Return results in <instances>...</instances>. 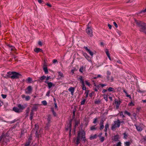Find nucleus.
<instances>
[{
  "label": "nucleus",
  "mask_w": 146,
  "mask_h": 146,
  "mask_svg": "<svg viewBox=\"0 0 146 146\" xmlns=\"http://www.w3.org/2000/svg\"><path fill=\"white\" fill-rule=\"evenodd\" d=\"M82 139L84 141H85L86 140L85 133L84 131H79L76 139V143L77 145L80 143V139Z\"/></svg>",
  "instance_id": "obj_1"
},
{
  "label": "nucleus",
  "mask_w": 146,
  "mask_h": 146,
  "mask_svg": "<svg viewBox=\"0 0 146 146\" xmlns=\"http://www.w3.org/2000/svg\"><path fill=\"white\" fill-rule=\"evenodd\" d=\"M135 21L137 25L140 28L141 31L145 33L146 34V31H145L146 28V24L142 21L136 19L135 20Z\"/></svg>",
  "instance_id": "obj_2"
},
{
  "label": "nucleus",
  "mask_w": 146,
  "mask_h": 146,
  "mask_svg": "<svg viewBox=\"0 0 146 146\" xmlns=\"http://www.w3.org/2000/svg\"><path fill=\"white\" fill-rule=\"evenodd\" d=\"M120 124V121L119 119H118L117 121L114 122V123L111 124V129L112 130L115 131V128L119 127Z\"/></svg>",
  "instance_id": "obj_3"
},
{
  "label": "nucleus",
  "mask_w": 146,
  "mask_h": 146,
  "mask_svg": "<svg viewBox=\"0 0 146 146\" xmlns=\"http://www.w3.org/2000/svg\"><path fill=\"white\" fill-rule=\"evenodd\" d=\"M12 75L11 76V78L12 79L18 78L21 76V74L16 72H12Z\"/></svg>",
  "instance_id": "obj_4"
},
{
  "label": "nucleus",
  "mask_w": 146,
  "mask_h": 146,
  "mask_svg": "<svg viewBox=\"0 0 146 146\" xmlns=\"http://www.w3.org/2000/svg\"><path fill=\"white\" fill-rule=\"evenodd\" d=\"M86 31L87 34L90 36H93V32L92 29L89 27V24L87 25V27L86 29Z\"/></svg>",
  "instance_id": "obj_5"
},
{
  "label": "nucleus",
  "mask_w": 146,
  "mask_h": 146,
  "mask_svg": "<svg viewBox=\"0 0 146 146\" xmlns=\"http://www.w3.org/2000/svg\"><path fill=\"white\" fill-rule=\"evenodd\" d=\"M32 88L31 86H29L25 90V93L27 94H30L31 93Z\"/></svg>",
  "instance_id": "obj_6"
},
{
  "label": "nucleus",
  "mask_w": 146,
  "mask_h": 146,
  "mask_svg": "<svg viewBox=\"0 0 146 146\" xmlns=\"http://www.w3.org/2000/svg\"><path fill=\"white\" fill-rule=\"evenodd\" d=\"M111 74L110 72L109 71H108L107 73V78L108 80L110 81L111 82H112L113 81V78L111 76V78L110 77V76Z\"/></svg>",
  "instance_id": "obj_7"
},
{
  "label": "nucleus",
  "mask_w": 146,
  "mask_h": 146,
  "mask_svg": "<svg viewBox=\"0 0 146 146\" xmlns=\"http://www.w3.org/2000/svg\"><path fill=\"white\" fill-rule=\"evenodd\" d=\"M12 72H7V74H6L5 75V74H3V76H4L5 78H11V75H12Z\"/></svg>",
  "instance_id": "obj_8"
},
{
  "label": "nucleus",
  "mask_w": 146,
  "mask_h": 146,
  "mask_svg": "<svg viewBox=\"0 0 146 146\" xmlns=\"http://www.w3.org/2000/svg\"><path fill=\"white\" fill-rule=\"evenodd\" d=\"M6 45H7V46L11 50V51H15V50H16L14 46H13L10 45V44H7Z\"/></svg>",
  "instance_id": "obj_9"
},
{
  "label": "nucleus",
  "mask_w": 146,
  "mask_h": 146,
  "mask_svg": "<svg viewBox=\"0 0 146 146\" xmlns=\"http://www.w3.org/2000/svg\"><path fill=\"white\" fill-rule=\"evenodd\" d=\"M114 102L115 104H116V108L117 109L120 104L121 102L120 101H118L117 99H115L114 100Z\"/></svg>",
  "instance_id": "obj_10"
},
{
  "label": "nucleus",
  "mask_w": 146,
  "mask_h": 146,
  "mask_svg": "<svg viewBox=\"0 0 146 146\" xmlns=\"http://www.w3.org/2000/svg\"><path fill=\"white\" fill-rule=\"evenodd\" d=\"M21 97L22 98H25V100L26 101H29L31 98L29 96H25V95H22L21 96Z\"/></svg>",
  "instance_id": "obj_11"
},
{
  "label": "nucleus",
  "mask_w": 146,
  "mask_h": 146,
  "mask_svg": "<svg viewBox=\"0 0 146 146\" xmlns=\"http://www.w3.org/2000/svg\"><path fill=\"white\" fill-rule=\"evenodd\" d=\"M45 82L48 84V88L49 89H50L52 86H54V85L51 82H48L47 81H45Z\"/></svg>",
  "instance_id": "obj_12"
},
{
  "label": "nucleus",
  "mask_w": 146,
  "mask_h": 146,
  "mask_svg": "<svg viewBox=\"0 0 146 146\" xmlns=\"http://www.w3.org/2000/svg\"><path fill=\"white\" fill-rule=\"evenodd\" d=\"M104 124V121L103 120H102L100 121V130L102 129L104 127V126L103 125Z\"/></svg>",
  "instance_id": "obj_13"
},
{
  "label": "nucleus",
  "mask_w": 146,
  "mask_h": 146,
  "mask_svg": "<svg viewBox=\"0 0 146 146\" xmlns=\"http://www.w3.org/2000/svg\"><path fill=\"white\" fill-rule=\"evenodd\" d=\"M78 80L80 81L82 84H84V80L82 76H80L78 78Z\"/></svg>",
  "instance_id": "obj_14"
},
{
  "label": "nucleus",
  "mask_w": 146,
  "mask_h": 146,
  "mask_svg": "<svg viewBox=\"0 0 146 146\" xmlns=\"http://www.w3.org/2000/svg\"><path fill=\"white\" fill-rule=\"evenodd\" d=\"M75 89L72 87H70L68 89V90L71 92L72 95H73V93L74 92Z\"/></svg>",
  "instance_id": "obj_15"
},
{
  "label": "nucleus",
  "mask_w": 146,
  "mask_h": 146,
  "mask_svg": "<svg viewBox=\"0 0 146 146\" xmlns=\"http://www.w3.org/2000/svg\"><path fill=\"white\" fill-rule=\"evenodd\" d=\"M136 128L138 131H141L143 130L142 128L140 125H135Z\"/></svg>",
  "instance_id": "obj_16"
},
{
  "label": "nucleus",
  "mask_w": 146,
  "mask_h": 146,
  "mask_svg": "<svg viewBox=\"0 0 146 146\" xmlns=\"http://www.w3.org/2000/svg\"><path fill=\"white\" fill-rule=\"evenodd\" d=\"M85 49L88 52L90 55L91 56H92L93 55V53L87 47H84Z\"/></svg>",
  "instance_id": "obj_17"
},
{
  "label": "nucleus",
  "mask_w": 146,
  "mask_h": 146,
  "mask_svg": "<svg viewBox=\"0 0 146 146\" xmlns=\"http://www.w3.org/2000/svg\"><path fill=\"white\" fill-rule=\"evenodd\" d=\"M38 105H34L32 108L31 111H36L38 108Z\"/></svg>",
  "instance_id": "obj_18"
},
{
  "label": "nucleus",
  "mask_w": 146,
  "mask_h": 146,
  "mask_svg": "<svg viewBox=\"0 0 146 146\" xmlns=\"http://www.w3.org/2000/svg\"><path fill=\"white\" fill-rule=\"evenodd\" d=\"M105 52H106V53L108 57L109 58V59L110 60H111V57L110 56V53H109L108 50V49H106L105 50Z\"/></svg>",
  "instance_id": "obj_19"
},
{
  "label": "nucleus",
  "mask_w": 146,
  "mask_h": 146,
  "mask_svg": "<svg viewBox=\"0 0 146 146\" xmlns=\"http://www.w3.org/2000/svg\"><path fill=\"white\" fill-rule=\"evenodd\" d=\"M13 110L17 113H19L21 111L19 108L16 107H14L13 108Z\"/></svg>",
  "instance_id": "obj_20"
},
{
  "label": "nucleus",
  "mask_w": 146,
  "mask_h": 146,
  "mask_svg": "<svg viewBox=\"0 0 146 146\" xmlns=\"http://www.w3.org/2000/svg\"><path fill=\"white\" fill-rule=\"evenodd\" d=\"M97 127H96V125H93L91 126L90 128V129L91 131H94L96 130Z\"/></svg>",
  "instance_id": "obj_21"
},
{
  "label": "nucleus",
  "mask_w": 146,
  "mask_h": 146,
  "mask_svg": "<svg viewBox=\"0 0 146 146\" xmlns=\"http://www.w3.org/2000/svg\"><path fill=\"white\" fill-rule=\"evenodd\" d=\"M58 76H60V78H63L64 77V75L63 74V73L61 72H58Z\"/></svg>",
  "instance_id": "obj_22"
},
{
  "label": "nucleus",
  "mask_w": 146,
  "mask_h": 146,
  "mask_svg": "<svg viewBox=\"0 0 146 146\" xmlns=\"http://www.w3.org/2000/svg\"><path fill=\"white\" fill-rule=\"evenodd\" d=\"M34 51L35 52H36L37 53H38V52H39L42 51V50L41 49L39 48H35L34 49Z\"/></svg>",
  "instance_id": "obj_23"
},
{
  "label": "nucleus",
  "mask_w": 146,
  "mask_h": 146,
  "mask_svg": "<svg viewBox=\"0 0 146 146\" xmlns=\"http://www.w3.org/2000/svg\"><path fill=\"white\" fill-rule=\"evenodd\" d=\"M17 106L19 108V109L20 110H23L25 108L23 106L21 105L20 104H18Z\"/></svg>",
  "instance_id": "obj_24"
},
{
  "label": "nucleus",
  "mask_w": 146,
  "mask_h": 146,
  "mask_svg": "<svg viewBox=\"0 0 146 146\" xmlns=\"http://www.w3.org/2000/svg\"><path fill=\"white\" fill-rule=\"evenodd\" d=\"M85 67H84L83 66H82L79 69V71L81 73H82L83 71H85Z\"/></svg>",
  "instance_id": "obj_25"
},
{
  "label": "nucleus",
  "mask_w": 146,
  "mask_h": 146,
  "mask_svg": "<svg viewBox=\"0 0 146 146\" xmlns=\"http://www.w3.org/2000/svg\"><path fill=\"white\" fill-rule=\"evenodd\" d=\"M108 90L109 92H115V89L114 88H112V87H109L108 89Z\"/></svg>",
  "instance_id": "obj_26"
},
{
  "label": "nucleus",
  "mask_w": 146,
  "mask_h": 146,
  "mask_svg": "<svg viewBox=\"0 0 146 146\" xmlns=\"http://www.w3.org/2000/svg\"><path fill=\"white\" fill-rule=\"evenodd\" d=\"M33 112L32 111H31V112L30 114V120H32L33 119Z\"/></svg>",
  "instance_id": "obj_27"
},
{
  "label": "nucleus",
  "mask_w": 146,
  "mask_h": 146,
  "mask_svg": "<svg viewBox=\"0 0 146 146\" xmlns=\"http://www.w3.org/2000/svg\"><path fill=\"white\" fill-rule=\"evenodd\" d=\"M97 136V135L96 134H95L94 135H91L90 137V139H95L96 138Z\"/></svg>",
  "instance_id": "obj_28"
},
{
  "label": "nucleus",
  "mask_w": 146,
  "mask_h": 146,
  "mask_svg": "<svg viewBox=\"0 0 146 146\" xmlns=\"http://www.w3.org/2000/svg\"><path fill=\"white\" fill-rule=\"evenodd\" d=\"M43 69L44 71V72L45 74H48V70L47 69V67H43Z\"/></svg>",
  "instance_id": "obj_29"
},
{
  "label": "nucleus",
  "mask_w": 146,
  "mask_h": 146,
  "mask_svg": "<svg viewBox=\"0 0 146 146\" xmlns=\"http://www.w3.org/2000/svg\"><path fill=\"white\" fill-rule=\"evenodd\" d=\"M109 126V124L108 123H106L105 126V132H106L107 130V129L108 128Z\"/></svg>",
  "instance_id": "obj_30"
},
{
  "label": "nucleus",
  "mask_w": 146,
  "mask_h": 146,
  "mask_svg": "<svg viewBox=\"0 0 146 146\" xmlns=\"http://www.w3.org/2000/svg\"><path fill=\"white\" fill-rule=\"evenodd\" d=\"M32 139L31 137H29L27 141V142L26 143H28L29 144H30L31 142V140H32Z\"/></svg>",
  "instance_id": "obj_31"
},
{
  "label": "nucleus",
  "mask_w": 146,
  "mask_h": 146,
  "mask_svg": "<svg viewBox=\"0 0 146 146\" xmlns=\"http://www.w3.org/2000/svg\"><path fill=\"white\" fill-rule=\"evenodd\" d=\"M46 78V77L45 76H41L39 80V81H40V80H43L44 79Z\"/></svg>",
  "instance_id": "obj_32"
},
{
  "label": "nucleus",
  "mask_w": 146,
  "mask_h": 146,
  "mask_svg": "<svg viewBox=\"0 0 146 146\" xmlns=\"http://www.w3.org/2000/svg\"><path fill=\"white\" fill-rule=\"evenodd\" d=\"M125 145V146H129L130 143L129 141H127L124 143Z\"/></svg>",
  "instance_id": "obj_33"
},
{
  "label": "nucleus",
  "mask_w": 146,
  "mask_h": 146,
  "mask_svg": "<svg viewBox=\"0 0 146 146\" xmlns=\"http://www.w3.org/2000/svg\"><path fill=\"white\" fill-rule=\"evenodd\" d=\"M95 86L96 87V88L94 89V90L95 91H98V89H99V85H96V84L95 85Z\"/></svg>",
  "instance_id": "obj_34"
},
{
  "label": "nucleus",
  "mask_w": 146,
  "mask_h": 146,
  "mask_svg": "<svg viewBox=\"0 0 146 146\" xmlns=\"http://www.w3.org/2000/svg\"><path fill=\"white\" fill-rule=\"evenodd\" d=\"M124 113L125 114H126L129 115V116H130L131 115V114L130 113L128 112L127 111H124Z\"/></svg>",
  "instance_id": "obj_35"
},
{
  "label": "nucleus",
  "mask_w": 146,
  "mask_h": 146,
  "mask_svg": "<svg viewBox=\"0 0 146 146\" xmlns=\"http://www.w3.org/2000/svg\"><path fill=\"white\" fill-rule=\"evenodd\" d=\"M101 103L100 100H98L95 102V103L96 104H99Z\"/></svg>",
  "instance_id": "obj_36"
},
{
  "label": "nucleus",
  "mask_w": 146,
  "mask_h": 146,
  "mask_svg": "<svg viewBox=\"0 0 146 146\" xmlns=\"http://www.w3.org/2000/svg\"><path fill=\"white\" fill-rule=\"evenodd\" d=\"M82 84V89L83 90H86V86L84 85V83Z\"/></svg>",
  "instance_id": "obj_37"
},
{
  "label": "nucleus",
  "mask_w": 146,
  "mask_h": 146,
  "mask_svg": "<svg viewBox=\"0 0 146 146\" xmlns=\"http://www.w3.org/2000/svg\"><path fill=\"white\" fill-rule=\"evenodd\" d=\"M146 12V8L143 10L141 11L139 13V14H141L142 13H145Z\"/></svg>",
  "instance_id": "obj_38"
},
{
  "label": "nucleus",
  "mask_w": 146,
  "mask_h": 146,
  "mask_svg": "<svg viewBox=\"0 0 146 146\" xmlns=\"http://www.w3.org/2000/svg\"><path fill=\"white\" fill-rule=\"evenodd\" d=\"M27 81L29 83H31L32 82V79L30 77H29L28 78Z\"/></svg>",
  "instance_id": "obj_39"
},
{
  "label": "nucleus",
  "mask_w": 146,
  "mask_h": 146,
  "mask_svg": "<svg viewBox=\"0 0 146 146\" xmlns=\"http://www.w3.org/2000/svg\"><path fill=\"white\" fill-rule=\"evenodd\" d=\"M113 140L115 141H117V140H118L117 136L116 135L115 136L113 137Z\"/></svg>",
  "instance_id": "obj_40"
},
{
  "label": "nucleus",
  "mask_w": 146,
  "mask_h": 146,
  "mask_svg": "<svg viewBox=\"0 0 146 146\" xmlns=\"http://www.w3.org/2000/svg\"><path fill=\"white\" fill-rule=\"evenodd\" d=\"M124 135V138L126 139L127 137V135L126 132L124 133H123Z\"/></svg>",
  "instance_id": "obj_41"
},
{
  "label": "nucleus",
  "mask_w": 146,
  "mask_h": 146,
  "mask_svg": "<svg viewBox=\"0 0 146 146\" xmlns=\"http://www.w3.org/2000/svg\"><path fill=\"white\" fill-rule=\"evenodd\" d=\"M42 104L44 105H46L47 104V103L46 101L45 100L42 101Z\"/></svg>",
  "instance_id": "obj_42"
},
{
  "label": "nucleus",
  "mask_w": 146,
  "mask_h": 146,
  "mask_svg": "<svg viewBox=\"0 0 146 146\" xmlns=\"http://www.w3.org/2000/svg\"><path fill=\"white\" fill-rule=\"evenodd\" d=\"M105 139V138L104 137H102L100 139V140L101 142H103Z\"/></svg>",
  "instance_id": "obj_43"
},
{
  "label": "nucleus",
  "mask_w": 146,
  "mask_h": 146,
  "mask_svg": "<svg viewBox=\"0 0 146 146\" xmlns=\"http://www.w3.org/2000/svg\"><path fill=\"white\" fill-rule=\"evenodd\" d=\"M85 82L87 85L89 86H91V84L88 82V81H85Z\"/></svg>",
  "instance_id": "obj_44"
},
{
  "label": "nucleus",
  "mask_w": 146,
  "mask_h": 146,
  "mask_svg": "<svg viewBox=\"0 0 146 146\" xmlns=\"http://www.w3.org/2000/svg\"><path fill=\"white\" fill-rule=\"evenodd\" d=\"M120 115L121 116H122L123 118H124L125 117V116L123 115V113L122 111L121 112L119 113Z\"/></svg>",
  "instance_id": "obj_45"
},
{
  "label": "nucleus",
  "mask_w": 146,
  "mask_h": 146,
  "mask_svg": "<svg viewBox=\"0 0 146 146\" xmlns=\"http://www.w3.org/2000/svg\"><path fill=\"white\" fill-rule=\"evenodd\" d=\"M25 132V130H24V129L22 130L21 131V135H22L23 134H24V133Z\"/></svg>",
  "instance_id": "obj_46"
},
{
  "label": "nucleus",
  "mask_w": 146,
  "mask_h": 146,
  "mask_svg": "<svg viewBox=\"0 0 146 146\" xmlns=\"http://www.w3.org/2000/svg\"><path fill=\"white\" fill-rule=\"evenodd\" d=\"M125 93V95L127 97H129L130 99H131V96L130 95H128L127 92H126Z\"/></svg>",
  "instance_id": "obj_47"
},
{
  "label": "nucleus",
  "mask_w": 146,
  "mask_h": 146,
  "mask_svg": "<svg viewBox=\"0 0 146 146\" xmlns=\"http://www.w3.org/2000/svg\"><path fill=\"white\" fill-rule=\"evenodd\" d=\"M86 101L85 99H84L82 101H81V105H84V103Z\"/></svg>",
  "instance_id": "obj_48"
},
{
  "label": "nucleus",
  "mask_w": 146,
  "mask_h": 146,
  "mask_svg": "<svg viewBox=\"0 0 146 146\" xmlns=\"http://www.w3.org/2000/svg\"><path fill=\"white\" fill-rule=\"evenodd\" d=\"M104 98L106 101H108V98L107 95H104Z\"/></svg>",
  "instance_id": "obj_49"
},
{
  "label": "nucleus",
  "mask_w": 146,
  "mask_h": 146,
  "mask_svg": "<svg viewBox=\"0 0 146 146\" xmlns=\"http://www.w3.org/2000/svg\"><path fill=\"white\" fill-rule=\"evenodd\" d=\"M1 96L3 98H6V97H7V95H5V94H2L1 95Z\"/></svg>",
  "instance_id": "obj_50"
},
{
  "label": "nucleus",
  "mask_w": 146,
  "mask_h": 146,
  "mask_svg": "<svg viewBox=\"0 0 146 146\" xmlns=\"http://www.w3.org/2000/svg\"><path fill=\"white\" fill-rule=\"evenodd\" d=\"M97 118H95L94 119V121L93 122V123H96L97 121Z\"/></svg>",
  "instance_id": "obj_51"
},
{
  "label": "nucleus",
  "mask_w": 146,
  "mask_h": 146,
  "mask_svg": "<svg viewBox=\"0 0 146 146\" xmlns=\"http://www.w3.org/2000/svg\"><path fill=\"white\" fill-rule=\"evenodd\" d=\"M129 106H134V104L132 103V102H131L129 104Z\"/></svg>",
  "instance_id": "obj_52"
},
{
  "label": "nucleus",
  "mask_w": 146,
  "mask_h": 146,
  "mask_svg": "<svg viewBox=\"0 0 146 146\" xmlns=\"http://www.w3.org/2000/svg\"><path fill=\"white\" fill-rule=\"evenodd\" d=\"M38 45L40 46H42V42L40 41H39L38 42Z\"/></svg>",
  "instance_id": "obj_53"
},
{
  "label": "nucleus",
  "mask_w": 146,
  "mask_h": 146,
  "mask_svg": "<svg viewBox=\"0 0 146 146\" xmlns=\"http://www.w3.org/2000/svg\"><path fill=\"white\" fill-rule=\"evenodd\" d=\"M133 116H134L135 119L136 118V114L135 113H133Z\"/></svg>",
  "instance_id": "obj_54"
},
{
  "label": "nucleus",
  "mask_w": 146,
  "mask_h": 146,
  "mask_svg": "<svg viewBox=\"0 0 146 146\" xmlns=\"http://www.w3.org/2000/svg\"><path fill=\"white\" fill-rule=\"evenodd\" d=\"M121 143L120 142H119L117 143L116 144L117 146H120Z\"/></svg>",
  "instance_id": "obj_55"
},
{
  "label": "nucleus",
  "mask_w": 146,
  "mask_h": 146,
  "mask_svg": "<svg viewBox=\"0 0 146 146\" xmlns=\"http://www.w3.org/2000/svg\"><path fill=\"white\" fill-rule=\"evenodd\" d=\"M50 78V76H47L46 78V80L45 81H47V82H48V80Z\"/></svg>",
  "instance_id": "obj_56"
},
{
  "label": "nucleus",
  "mask_w": 146,
  "mask_h": 146,
  "mask_svg": "<svg viewBox=\"0 0 146 146\" xmlns=\"http://www.w3.org/2000/svg\"><path fill=\"white\" fill-rule=\"evenodd\" d=\"M108 27H109V29H111V28H112V26L111 25H110V24H108Z\"/></svg>",
  "instance_id": "obj_57"
},
{
  "label": "nucleus",
  "mask_w": 146,
  "mask_h": 146,
  "mask_svg": "<svg viewBox=\"0 0 146 146\" xmlns=\"http://www.w3.org/2000/svg\"><path fill=\"white\" fill-rule=\"evenodd\" d=\"M134 0H128V1L127 2V3H131L133 2Z\"/></svg>",
  "instance_id": "obj_58"
},
{
  "label": "nucleus",
  "mask_w": 146,
  "mask_h": 146,
  "mask_svg": "<svg viewBox=\"0 0 146 146\" xmlns=\"http://www.w3.org/2000/svg\"><path fill=\"white\" fill-rule=\"evenodd\" d=\"M113 24L116 27V28L117 27H118L117 25V24L115 22H113Z\"/></svg>",
  "instance_id": "obj_59"
},
{
  "label": "nucleus",
  "mask_w": 146,
  "mask_h": 146,
  "mask_svg": "<svg viewBox=\"0 0 146 146\" xmlns=\"http://www.w3.org/2000/svg\"><path fill=\"white\" fill-rule=\"evenodd\" d=\"M100 86H101L102 87H104L105 86H106V85L103 84H99Z\"/></svg>",
  "instance_id": "obj_60"
},
{
  "label": "nucleus",
  "mask_w": 146,
  "mask_h": 146,
  "mask_svg": "<svg viewBox=\"0 0 146 146\" xmlns=\"http://www.w3.org/2000/svg\"><path fill=\"white\" fill-rule=\"evenodd\" d=\"M48 123L49 124L50 123V119L49 117H48Z\"/></svg>",
  "instance_id": "obj_61"
},
{
  "label": "nucleus",
  "mask_w": 146,
  "mask_h": 146,
  "mask_svg": "<svg viewBox=\"0 0 146 146\" xmlns=\"http://www.w3.org/2000/svg\"><path fill=\"white\" fill-rule=\"evenodd\" d=\"M57 60L56 59H54L53 60V63H55L56 62H57Z\"/></svg>",
  "instance_id": "obj_62"
},
{
  "label": "nucleus",
  "mask_w": 146,
  "mask_h": 146,
  "mask_svg": "<svg viewBox=\"0 0 146 146\" xmlns=\"http://www.w3.org/2000/svg\"><path fill=\"white\" fill-rule=\"evenodd\" d=\"M46 5L50 7H52L51 5L50 4H49L48 3H46Z\"/></svg>",
  "instance_id": "obj_63"
},
{
  "label": "nucleus",
  "mask_w": 146,
  "mask_h": 146,
  "mask_svg": "<svg viewBox=\"0 0 146 146\" xmlns=\"http://www.w3.org/2000/svg\"><path fill=\"white\" fill-rule=\"evenodd\" d=\"M50 92H48L46 94V96H49Z\"/></svg>",
  "instance_id": "obj_64"
}]
</instances>
